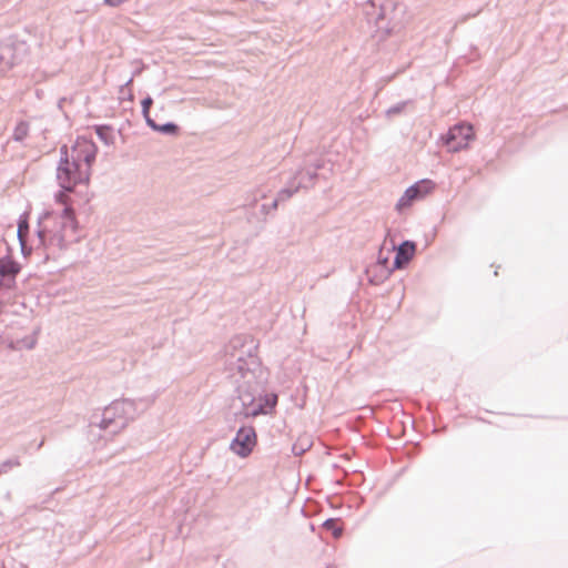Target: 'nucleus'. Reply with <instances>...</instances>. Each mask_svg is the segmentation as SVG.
I'll return each instance as SVG.
<instances>
[{
  "mask_svg": "<svg viewBox=\"0 0 568 568\" xmlns=\"http://www.w3.org/2000/svg\"><path fill=\"white\" fill-rule=\"evenodd\" d=\"M258 344L250 335H235L224 346V373L235 383L234 394L241 402L239 417L251 418L271 414L277 405V394L266 390L268 372L257 355Z\"/></svg>",
  "mask_w": 568,
  "mask_h": 568,
  "instance_id": "nucleus-1",
  "label": "nucleus"
},
{
  "mask_svg": "<svg viewBox=\"0 0 568 568\" xmlns=\"http://www.w3.org/2000/svg\"><path fill=\"white\" fill-rule=\"evenodd\" d=\"M72 190L60 187L54 193V201L62 204L60 212L44 210L38 217L36 234L40 245L44 250V260L50 258V252L54 253L67 251L72 243L81 241V225L77 219L75 210L72 204L65 203V193Z\"/></svg>",
  "mask_w": 568,
  "mask_h": 568,
  "instance_id": "nucleus-2",
  "label": "nucleus"
},
{
  "mask_svg": "<svg viewBox=\"0 0 568 568\" xmlns=\"http://www.w3.org/2000/svg\"><path fill=\"white\" fill-rule=\"evenodd\" d=\"M29 45L18 36H9L0 42V64L10 70L24 61Z\"/></svg>",
  "mask_w": 568,
  "mask_h": 568,
  "instance_id": "nucleus-3",
  "label": "nucleus"
},
{
  "mask_svg": "<svg viewBox=\"0 0 568 568\" xmlns=\"http://www.w3.org/2000/svg\"><path fill=\"white\" fill-rule=\"evenodd\" d=\"M390 239V248L389 252H395V256L389 270H385L384 273L379 276L378 282L386 281L394 271L402 270L407 266V264L413 260L416 252V243L412 240H404L398 245H396L395 241L390 237V231L388 230L384 240V244L387 239Z\"/></svg>",
  "mask_w": 568,
  "mask_h": 568,
  "instance_id": "nucleus-4",
  "label": "nucleus"
},
{
  "mask_svg": "<svg viewBox=\"0 0 568 568\" xmlns=\"http://www.w3.org/2000/svg\"><path fill=\"white\" fill-rule=\"evenodd\" d=\"M474 139L475 132L471 125L456 123L439 136V142L448 152L457 153L467 149Z\"/></svg>",
  "mask_w": 568,
  "mask_h": 568,
  "instance_id": "nucleus-5",
  "label": "nucleus"
},
{
  "mask_svg": "<svg viewBox=\"0 0 568 568\" xmlns=\"http://www.w3.org/2000/svg\"><path fill=\"white\" fill-rule=\"evenodd\" d=\"M67 171L62 173L57 171L55 178L58 185L64 190H73L79 184H88L91 172L74 158L65 165Z\"/></svg>",
  "mask_w": 568,
  "mask_h": 568,
  "instance_id": "nucleus-6",
  "label": "nucleus"
},
{
  "mask_svg": "<svg viewBox=\"0 0 568 568\" xmlns=\"http://www.w3.org/2000/svg\"><path fill=\"white\" fill-rule=\"evenodd\" d=\"M257 444V434L252 425H242L230 443V450L241 458L251 455Z\"/></svg>",
  "mask_w": 568,
  "mask_h": 568,
  "instance_id": "nucleus-7",
  "label": "nucleus"
},
{
  "mask_svg": "<svg viewBox=\"0 0 568 568\" xmlns=\"http://www.w3.org/2000/svg\"><path fill=\"white\" fill-rule=\"evenodd\" d=\"M109 407L114 413L116 419L125 422V426L133 420L146 407L144 399L121 398L113 400Z\"/></svg>",
  "mask_w": 568,
  "mask_h": 568,
  "instance_id": "nucleus-8",
  "label": "nucleus"
},
{
  "mask_svg": "<svg viewBox=\"0 0 568 568\" xmlns=\"http://www.w3.org/2000/svg\"><path fill=\"white\" fill-rule=\"evenodd\" d=\"M21 265L11 256L10 248L4 256H0V288L11 291L17 287V276Z\"/></svg>",
  "mask_w": 568,
  "mask_h": 568,
  "instance_id": "nucleus-9",
  "label": "nucleus"
},
{
  "mask_svg": "<svg viewBox=\"0 0 568 568\" xmlns=\"http://www.w3.org/2000/svg\"><path fill=\"white\" fill-rule=\"evenodd\" d=\"M72 150L77 152L74 158L91 172L99 151L97 144L92 140L79 136Z\"/></svg>",
  "mask_w": 568,
  "mask_h": 568,
  "instance_id": "nucleus-10",
  "label": "nucleus"
},
{
  "mask_svg": "<svg viewBox=\"0 0 568 568\" xmlns=\"http://www.w3.org/2000/svg\"><path fill=\"white\" fill-rule=\"evenodd\" d=\"M298 176H292L287 182L286 186L282 187L276 196L272 200V209H277L281 202L290 200L300 189H306L307 184L303 180H298Z\"/></svg>",
  "mask_w": 568,
  "mask_h": 568,
  "instance_id": "nucleus-11",
  "label": "nucleus"
},
{
  "mask_svg": "<svg viewBox=\"0 0 568 568\" xmlns=\"http://www.w3.org/2000/svg\"><path fill=\"white\" fill-rule=\"evenodd\" d=\"M91 424H97L101 429L110 430L111 434H116L125 427V422L116 419L109 406L103 409L100 420Z\"/></svg>",
  "mask_w": 568,
  "mask_h": 568,
  "instance_id": "nucleus-12",
  "label": "nucleus"
},
{
  "mask_svg": "<svg viewBox=\"0 0 568 568\" xmlns=\"http://www.w3.org/2000/svg\"><path fill=\"white\" fill-rule=\"evenodd\" d=\"M152 131L161 133L163 135L175 136L180 132V126L173 122L168 121L165 123L159 124L152 118H148L146 124Z\"/></svg>",
  "mask_w": 568,
  "mask_h": 568,
  "instance_id": "nucleus-13",
  "label": "nucleus"
},
{
  "mask_svg": "<svg viewBox=\"0 0 568 568\" xmlns=\"http://www.w3.org/2000/svg\"><path fill=\"white\" fill-rule=\"evenodd\" d=\"M418 185L412 184L409 185L403 193V195L398 199L396 203V210L402 212L406 209H409L415 201H418V195H416V190Z\"/></svg>",
  "mask_w": 568,
  "mask_h": 568,
  "instance_id": "nucleus-14",
  "label": "nucleus"
},
{
  "mask_svg": "<svg viewBox=\"0 0 568 568\" xmlns=\"http://www.w3.org/2000/svg\"><path fill=\"white\" fill-rule=\"evenodd\" d=\"M93 128L99 140L103 142L105 145L109 146L114 143V129L112 125L95 124Z\"/></svg>",
  "mask_w": 568,
  "mask_h": 568,
  "instance_id": "nucleus-15",
  "label": "nucleus"
},
{
  "mask_svg": "<svg viewBox=\"0 0 568 568\" xmlns=\"http://www.w3.org/2000/svg\"><path fill=\"white\" fill-rule=\"evenodd\" d=\"M384 244L379 247L378 255H377V268L378 273H376L373 278H369V282L373 284H379L378 282L379 276L384 273L385 270H389L392 265H389V256L388 254H383Z\"/></svg>",
  "mask_w": 568,
  "mask_h": 568,
  "instance_id": "nucleus-16",
  "label": "nucleus"
},
{
  "mask_svg": "<svg viewBox=\"0 0 568 568\" xmlns=\"http://www.w3.org/2000/svg\"><path fill=\"white\" fill-rule=\"evenodd\" d=\"M293 176H298L297 181L303 180L307 184L306 189H310L314 185L315 180L318 178V172L305 165L303 169L296 171Z\"/></svg>",
  "mask_w": 568,
  "mask_h": 568,
  "instance_id": "nucleus-17",
  "label": "nucleus"
},
{
  "mask_svg": "<svg viewBox=\"0 0 568 568\" xmlns=\"http://www.w3.org/2000/svg\"><path fill=\"white\" fill-rule=\"evenodd\" d=\"M293 176H298L297 181L303 180L307 184L306 189H310L314 185L315 180L318 178V172L305 165L303 169L296 171Z\"/></svg>",
  "mask_w": 568,
  "mask_h": 568,
  "instance_id": "nucleus-18",
  "label": "nucleus"
},
{
  "mask_svg": "<svg viewBox=\"0 0 568 568\" xmlns=\"http://www.w3.org/2000/svg\"><path fill=\"white\" fill-rule=\"evenodd\" d=\"M414 184L418 185L416 195L422 200L435 190L436 183L430 179H422Z\"/></svg>",
  "mask_w": 568,
  "mask_h": 568,
  "instance_id": "nucleus-19",
  "label": "nucleus"
},
{
  "mask_svg": "<svg viewBox=\"0 0 568 568\" xmlns=\"http://www.w3.org/2000/svg\"><path fill=\"white\" fill-rule=\"evenodd\" d=\"M322 526L325 530L329 531L334 538H339L343 535V528L339 525L338 518H327Z\"/></svg>",
  "mask_w": 568,
  "mask_h": 568,
  "instance_id": "nucleus-20",
  "label": "nucleus"
},
{
  "mask_svg": "<svg viewBox=\"0 0 568 568\" xmlns=\"http://www.w3.org/2000/svg\"><path fill=\"white\" fill-rule=\"evenodd\" d=\"M29 134V123L24 120L19 121L13 130L12 139L16 142H22Z\"/></svg>",
  "mask_w": 568,
  "mask_h": 568,
  "instance_id": "nucleus-21",
  "label": "nucleus"
},
{
  "mask_svg": "<svg viewBox=\"0 0 568 568\" xmlns=\"http://www.w3.org/2000/svg\"><path fill=\"white\" fill-rule=\"evenodd\" d=\"M29 230H30L29 213L23 212L22 214H20V216L18 219V231H17L18 240H24V234H28Z\"/></svg>",
  "mask_w": 568,
  "mask_h": 568,
  "instance_id": "nucleus-22",
  "label": "nucleus"
},
{
  "mask_svg": "<svg viewBox=\"0 0 568 568\" xmlns=\"http://www.w3.org/2000/svg\"><path fill=\"white\" fill-rule=\"evenodd\" d=\"M412 101L410 100H405V101H399L397 102L396 104L389 106L386 111H385V114L387 118H393L395 115H398V114H402L406 106L410 103Z\"/></svg>",
  "mask_w": 568,
  "mask_h": 568,
  "instance_id": "nucleus-23",
  "label": "nucleus"
},
{
  "mask_svg": "<svg viewBox=\"0 0 568 568\" xmlns=\"http://www.w3.org/2000/svg\"><path fill=\"white\" fill-rule=\"evenodd\" d=\"M71 161V158L69 156V149L68 145L63 144L60 146V160L57 165L55 171H60L61 173L63 171H67L65 165Z\"/></svg>",
  "mask_w": 568,
  "mask_h": 568,
  "instance_id": "nucleus-24",
  "label": "nucleus"
},
{
  "mask_svg": "<svg viewBox=\"0 0 568 568\" xmlns=\"http://www.w3.org/2000/svg\"><path fill=\"white\" fill-rule=\"evenodd\" d=\"M21 465L18 456L8 458L0 464V475L9 473L12 468Z\"/></svg>",
  "mask_w": 568,
  "mask_h": 568,
  "instance_id": "nucleus-25",
  "label": "nucleus"
},
{
  "mask_svg": "<svg viewBox=\"0 0 568 568\" xmlns=\"http://www.w3.org/2000/svg\"><path fill=\"white\" fill-rule=\"evenodd\" d=\"M152 104H153V99L149 94L141 100V109H142L141 113H142V116L144 118L146 124H148V118H151L150 109H151Z\"/></svg>",
  "mask_w": 568,
  "mask_h": 568,
  "instance_id": "nucleus-26",
  "label": "nucleus"
},
{
  "mask_svg": "<svg viewBox=\"0 0 568 568\" xmlns=\"http://www.w3.org/2000/svg\"><path fill=\"white\" fill-rule=\"evenodd\" d=\"M327 162L324 159H315L313 161H310L306 165L310 166L312 170L318 172L320 170L325 169Z\"/></svg>",
  "mask_w": 568,
  "mask_h": 568,
  "instance_id": "nucleus-27",
  "label": "nucleus"
},
{
  "mask_svg": "<svg viewBox=\"0 0 568 568\" xmlns=\"http://www.w3.org/2000/svg\"><path fill=\"white\" fill-rule=\"evenodd\" d=\"M132 81H133V79L130 78L124 84H122L120 87V94L123 97L126 94L129 100L133 99V94L130 90V85L132 84Z\"/></svg>",
  "mask_w": 568,
  "mask_h": 568,
  "instance_id": "nucleus-28",
  "label": "nucleus"
},
{
  "mask_svg": "<svg viewBox=\"0 0 568 568\" xmlns=\"http://www.w3.org/2000/svg\"><path fill=\"white\" fill-rule=\"evenodd\" d=\"M22 346L27 349H32L37 344L34 335L26 336L21 339Z\"/></svg>",
  "mask_w": 568,
  "mask_h": 568,
  "instance_id": "nucleus-29",
  "label": "nucleus"
},
{
  "mask_svg": "<svg viewBox=\"0 0 568 568\" xmlns=\"http://www.w3.org/2000/svg\"><path fill=\"white\" fill-rule=\"evenodd\" d=\"M310 448V446H307L306 448L302 447V446H298V444H293L292 446V453L295 455V456H302L307 449Z\"/></svg>",
  "mask_w": 568,
  "mask_h": 568,
  "instance_id": "nucleus-30",
  "label": "nucleus"
},
{
  "mask_svg": "<svg viewBox=\"0 0 568 568\" xmlns=\"http://www.w3.org/2000/svg\"><path fill=\"white\" fill-rule=\"evenodd\" d=\"M19 244L22 255L28 256L31 253L32 248L27 246L26 240H19Z\"/></svg>",
  "mask_w": 568,
  "mask_h": 568,
  "instance_id": "nucleus-31",
  "label": "nucleus"
},
{
  "mask_svg": "<svg viewBox=\"0 0 568 568\" xmlns=\"http://www.w3.org/2000/svg\"><path fill=\"white\" fill-rule=\"evenodd\" d=\"M276 209H272V202L270 204H262L261 205V212L264 213L265 215L270 214L272 211H275Z\"/></svg>",
  "mask_w": 568,
  "mask_h": 568,
  "instance_id": "nucleus-32",
  "label": "nucleus"
},
{
  "mask_svg": "<svg viewBox=\"0 0 568 568\" xmlns=\"http://www.w3.org/2000/svg\"><path fill=\"white\" fill-rule=\"evenodd\" d=\"M43 443H44V440H43V439H42L40 443H38V445H37V449H38V450L43 446Z\"/></svg>",
  "mask_w": 568,
  "mask_h": 568,
  "instance_id": "nucleus-33",
  "label": "nucleus"
}]
</instances>
